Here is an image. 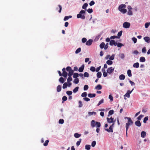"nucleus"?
<instances>
[{
  "mask_svg": "<svg viewBox=\"0 0 150 150\" xmlns=\"http://www.w3.org/2000/svg\"><path fill=\"white\" fill-rule=\"evenodd\" d=\"M115 41L113 40H111L110 42V45L111 46H113L115 43Z\"/></svg>",
  "mask_w": 150,
  "mask_h": 150,
  "instance_id": "obj_37",
  "label": "nucleus"
},
{
  "mask_svg": "<svg viewBox=\"0 0 150 150\" xmlns=\"http://www.w3.org/2000/svg\"><path fill=\"white\" fill-rule=\"evenodd\" d=\"M148 110V108H143L142 109V112L143 113H145Z\"/></svg>",
  "mask_w": 150,
  "mask_h": 150,
  "instance_id": "obj_41",
  "label": "nucleus"
},
{
  "mask_svg": "<svg viewBox=\"0 0 150 150\" xmlns=\"http://www.w3.org/2000/svg\"><path fill=\"white\" fill-rule=\"evenodd\" d=\"M59 124H63L64 123V120L63 119H60L59 121Z\"/></svg>",
  "mask_w": 150,
  "mask_h": 150,
  "instance_id": "obj_58",
  "label": "nucleus"
},
{
  "mask_svg": "<svg viewBox=\"0 0 150 150\" xmlns=\"http://www.w3.org/2000/svg\"><path fill=\"white\" fill-rule=\"evenodd\" d=\"M72 80V79L71 76H69V77L67 79V81L68 82H70Z\"/></svg>",
  "mask_w": 150,
  "mask_h": 150,
  "instance_id": "obj_60",
  "label": "nucleus"
},
{
  "mask_svg": "<svg viewBox=\"0 0 150 150\" xmlns=\"http://www.w3.org/2000/svg\"><path fill=\"white\" fill-rule=\"evenodd\" d=\"M127 74L128 76L129 77H130L132 76L131 71L129 69L127 70Z\"/></svg>",
  "mask_w": 150,
  "mask_h": 150,
  "instance_id": "obj_22",
  "label": "nucleus"
},
{
  "mask_svg": "<svg viewBox=\"0 0 150 150\" xmlns=\"http://www.w3.org/2000/svg\"><path fill=\"white\" fill-rule=\"evenodd\" d=\"M88 96L90 98L94 97V94L89 93L88 94Z\"/></svg>",
  "mask_w": 150,
  "mask_h": 150,
  "instance_id": "obj_62",
  "label": "nucleus"
},
{
  "mask_svg": "<svg viewBox=\"0 0 150 150\" xmlns=\"http://www.w3.org/2000/svg\"><path fill=\"white\" fill-rule=\"evenodd\" d=\"M108 73L107 72L105 71L103 72V75L104 77H106L107 76Z\"/></svg>",
  "mask_w": 150,
  "mask_h": 150,
  "instance_id": "obj_64",
  "label": "nucleus"
},
{
  "mask_svg": "<svg viewBox=\"0 0 150 150\" xmlns=\"http://www.w3.org/2000/svg\"><path fill=\"white\" fill-rule=\"evenodd\" d=\"M63 102V101H65L67 100V97L66 96H64L62 98Z\"/></svg>",
  "mask_w": 150,
  "mask_h": 150,
  "instance_id": "obj_59",
  "label": "nucleus"
},
{
  "mask_svg": "<svg viewBox=\"0 0 150 150\" xmlns=\"http://www.w3.org/2000/svg\"><path fill=\"white\" fill-rule=\"evenodd\" d=\"M150 25V22L146 23L144 25L145 28H147Z\"/></svg>",
  "mask_w": 150,
  "mask_h": 150,
  "instance_id": "obj_31",
  "label": "nucleus"
},
{
  "mask_svg": "<svg viewBox=\"0 0 150 150\" xmlns=\"http://www.w3.org/2000/svg\"><path fill=\"white\" fill-rule=\"evenodd\" d=\"M148 116L145 117L144 119V120H143L144 123H146V121L148 120Z\"/></svg>",
  "mask_w": 150,
  "mask_h": 150,
  "instance_id": "obj_40",
  "label": "nucleus"
},
{
  "mask_svg": "<svg viewBox=\"0 0 150 150\" xmlns=\"http://www.w3.org/2000/svg\"><path fill=\"white\" fill-rule=\"evenodd\" d=\"M79 80L78 78H76L75 79L74 81V82L75 84H77L79 83Z\"/></svg>",
  "mask_w": 150,
  "mask_h": 150,
  "instance_id": "obj_39",
  "label": "nucleus"
},
{
  "mask_svg": "<svg viewBox=\"0 0 150 150\" xmlns=\"http://www.w3.org/2000/svg\"><path fill=\"white\" fill-rule=\"evenodd\" d=\"M81 48L79 47L75 51V53L76 54H78L81 51Z\"/></svg>",
  "mask_w": 150,
  "mask_h": 150,
  "instance_id": "obj_44",
  "label": "nucleus"
},
{
  "mask_svg": "<svg viewBox=\"0 0 150 150\" xmlns=\"http://www.w3.org/2000/svg\"><path fill=\"white\" fill-rule=\"evenodd\" d=\"M87 95V93L86 92H84L81 95V96L83 97H86Z\"/></svg>",
  "mask_w": 150,
  "mask_h": 150,
  "instance_id": "obj_43",
  "label": "nucleus"
},
{
  "mask_svg": "<svg viewBox=\"0 0 150 150\" xmlns=\"http://www.w3.org/2000/svg\"><path fill=\"white\" fill-rule=\"evenodd\" d=\"M91 146L89 145H87L85 146V148L87 150H89L91 148Z\"/></svg>",
  "mask_w": 150,
  "mask_h": 150,
  "instance_id": "obj_30",
  "label": "nucleus"
},
{
  "mask_svg": "<svg viewBox=\"0 0 150 150\" xmlns=\"http://www.w3.org/2000/svg\"><path fill=\"white\" fill-rule=\"evenodd\" d=\"M114 71V68L112 67L108 68L107 70V72L108 74H110Z\"/></svg>",
  "mask_w": 150,
  "mask_h": 150,
  "instance_id": "obj_6",
  "label": "nucleus"
},
{
  "mask_svg": "<svg viewBox=\"0 0 150 150\" xmlns=\"http://www.w3.org/2000/svg\"><path fill=\"white\" fill-rule=\"evenodd\" d=\"M100 36H101L100 35V34L98 35L96 37L95 39H94V40H96V41H97L100 38Z\"/></svg>",
  "mask_w": 150,
  "mask_h": 150,
  "instance_id": "obj_49",
  "label": "nucleus"
},
{
  "mask_svg": "<svg viewBox=\"0 0 150 150\" xmlns=\"http://www.w3.org/2000/svg\"><path fill=\"white\" fill-rule=\"evenodd\" d=\"M88 86L87 85H84L83 88V90L84 91H86L88 89Z\"/></svg>",
  "mask_w": 150,
  "mask_h": 150,
  "instance_id": "obj_46",
  "label": "nucleus"
},
{
  "mask_svg": "<svg viewBox=\"0 0 150 150\" xmlns=\"http://www.w3.org/2000/svg\"><path fill=\"white\" fill-rule=\"evenodd\" d=\"M81 141V139H80L76 143V144L77 146H78L80 144Z\"/></svg>",
  "mask_w": 150,
  "mask_h": 150,
  "instance_id": "obj_45",
  "label": "nucleus"
},
{
  "mask_svg": "<svg viewBox=\"0 0 150 150\" xmlns=\"http://www.w3.org/2000/svg\"><path fill=\"white\" fill-rule=\"evenodd\" d=\"M88 4L87 3H85L83 4L82 6V8L86 10V8L87 7Z\"/></svg>",
  "mask_w": 150,
  "mask_h": 150,
  "instance_id": "obj_25",
  "label": "nucleus"
},
{
  "mask_svg": "<svg viewBox=\"0 0 150 150\" xmlns=\"http://www.w3.org/2000/svg\"><path fill=\"white\" fill-rule=\"evenodd\" d=\"M64 79L63 77H60L59 79V81L62 83H63L64 82Z\"/></svg>",
  "mask_w": 150,
  "mask_h": 150,
  "instance_id": "obj_23",
  "label": "nucleus"
},
{
  "mask_svg": "<svg viewBox=\"0 0 150 150\" xmlns=\"http://www.w3.org/2000/svg\"><path fill=\"white\" fill-rule=\"evenodd\" d=\"M87 11L89 13H91L93 12V10L92 8H88L87 10Z\"/></svg>",
  "mask_w": 150,
  "mask_h": 150,
  "instance_id": "obj_57",
  "label": "nucleus"
},
{
  "mask_svg": "<svg viewBox=\"0 0 150 150\" xmlns=\"http://www.w3.org/2000/svg\"><path fill=\"white\" fill-rule=\"evenodd\" d=\"M139 67V64L138 62H136L133 64V67L134 68H138Z\"/></svg>",
  "mask_w": 150,
  "mask_h": 150,
  "instance_id": "obj_17",
  "label": "nucleus"
},
{
  "mask_svg": "<svg viewBox=\"0 0 150 150\" xmlns=\"http://www.w3.org/2000/svg\"><path fill=\"white\" fill-rule=\"evenodd\" d=\"M119 57L122 59H124L125 57V54L123 53H120L119 54Z\"/></svg>",
  "mask_w": 150,
  "mask_h": 150,
  "instance_id": "obj_19",
  "label": "nucleus"
},
{
  "mask_svg": "<svg viewBox=\"0 0 150 150\" xmlns=\"http://www.w3.org/2000/svg\"><path fill=\"white\" fill-rule=\"evenodd\" d=\"M114 124L115 123H113L111 126H110L109 128V129H105V130L107 131L108 132H113L112 128L113 127H114Z\"/></svg>",
  "mask_w": 150,
  "mask_h": 150,
  "instance_id": "obj_5",
  "label": "nucleus"
},
{
  "mask_svg": "<svg viewBox=\"0 0 150 150\" xmlns=\"http://www.w3.org/2000/svg\"><path fill=\"white\" fill-rule=\"evenodd\" d=\"M49 142V140H47L45 141V142L43 144L44 146H46L47 145L48 142Z\"/></svg>",
  "mask_w": 150,
  "mask_h": 150,
  "instance_id": "obj_52",
  "label": "nucleus"
},
{
  "mask_svg": "<svg viewBox=\"0 0 150 150\" xmlns=\"http://www.w3.org/2000/svg\"><path fill=\"white\" fill-rule=\"evenodd\" d=\"M135 124L137 126L140 127L141 126V124L139 121H137L135 122Z\"/></svg>",
  "mask_w": 150,
  "mask_h": 150,
  "instance_id": "obj_11",
  "label": "nucleus"
},
{
  "mask_svg": "<svg viewBox=\"0 0 150 150\" xmlns=\"http://www.w3.org/2000/svg\"><path fill=\"white\" fill-rule=\"evenodd\" d=\"M72 17L71 16H65L64 19V21H66L68 20L69 18H71Z\"/></svg>",
  "mask_w": 150,
  "mask_h": 150,
  "instance_id": "obj_18",
  "label": "nucleus"
},
{
  "mask_svg": "<svg viewBox=\"0 0 150 150\" xmlns=\"http://www.w3.org/2000/svg\"><path fill=\"white\" fill-rule=\"evenodd\" d=\"M101 67V66H99L98 67H97L96 69V70H95V68L94 67V71L96 70V72L98 71H99V70L100 69Z\"/></svg>",
  "mask_w": 150,
  "mask_h": 150,
  "instance_id": "obj_56",
  "label": "nucleus"
},
{
  "mask_svg": "<svg viewBox=\"0 0 150 150\" xmlns=\"http://www.w3.org/2000/svg\"><path fill=\"white\" fill-rule=\"evenodd\" d=\"M132 40L133 41L134 43H135L137 42V39L135 37H133L132 38Z\"/></svg>",
  "mask_w": 150,
  "mask_h": 150,
  "instance_id": "obj_53",
  "label": "nucleus"
},
{
  "mask_svg": "<svg viewBox=\"0 0 150 150\" xmlns=\"http://www.w3.org/2000/svg\"><path fill=\"white\" fill-rule=\"evenodd\" d=\"M79 87L78 86L76 87L73 89V91L74 93H76L78 91Z\"/></svg>",
  "mask_w": 150,
  "mask_h": 150,
  "instance_id": "obj_32",
  "label": "nucleus"
},
{
  "mask_svg": "<svg viewBox=\"0 0 150 150\" xmlns=\"http://www.w3.org/2000/svg\"><path fill=\"white\" fill-rule=\"evenodd\" d=\"M146 135V133L144 131H142L141 134V135L142 137L144 138L145 137Z\"/></svg>",
  "mask_w": 150,
  "mask_h": 150,
  "instance_id": "obj_20",
  "label": "nucleus"
},
{
  "mask_svg": "<svg viewBox=\"0 0 150 150\" xmlns=\"http://www.w3.org/2000/svg\"><path fill=\"white\" fill-rule=\"evenodd\" d=\"M66 69L67 71L68 72L72 70L71 67L69 66L67 67L66 68Z\"/></svg>",
  "mask_w": 150,
  "mask_h": 150,
  "instance_id": "obj_54",
  "label": "nucleus"
},
{
  "mask_svg": "<svg viewBox=\"0 0 150 150\" xmlns=\"http://www.w3.org/2000/svg\"><path fill=\"white\" fill-rule=\"evenodd\" d=\"M107 120L108 122L110 123H114V121L113 118H112V117H111L110 118H109L108 117L107 118Z\"/></svg>",
  "mask_w": 150,
  "mask_h": 150,
  "instance_id": "obj_8",
  "label": "nucleus"
},
{
  "mask_svg": "<svg viewBox=\"0 0 150 150\" xmlns=\"http://www.w3.org/2000/svg\"><path fill=\"white\" fill-rule=\"evenodd\" d=\"M113 113L114 110H110L108 112V116H109V115H111L113 114Z\"/></svg>",
  "mask_w": 150,
  "mask_h": 150,
  "instance_id": "obj_36",
  "label": "nucleus"
},
{
  "mask_svg": "<svg viewBox=\"0 0 150 150\" xmlns=\"http://www.w3.org/2000/svg\"><path fill=\"white\" fill-rule=\"evenodd\" d=\"M81 136V134L78 133H75L74 134V136L75 138H78Z\"/></svg>",
  "mask_w": 150,
  "mask_h": 150,
  "instance_id": "obj_27",
  "label": "nucleus"
},
{
  "mask_svg": "<svg viewBox=\"0 0 150 150\" xmlns=\"http://www.w3.org/2000/svg\"><path fill=\"white\" fill-rule=\"evenodd\" d=\"M93 42V40L91 39H89L86 42V45L89 46L92 44Z\"/></svg>",
  "mask_w": 150,
  "mask_h": 150,
  "instance_id": "obj_10",
  "label": "nucleus"
},
{
  "mask_svg": "<svg viewBox=\"0 0 150 150\" xmlns=\"http://www.w3.org/2000/svg\"><path fill=\"white\" fill-rule=\"evenodd\" d=\"M62 89L61 86V85H58L57 88V92H60Z\"/></svg>",
  "mask_w": 150,
  "mask_h": 150,
  "instance_id": "obj_15",
  "label": "nucleus"
},
{
  "mask_svg": "<svg viewBox=\"0 0 150 150\" xmlns=\"http://www.w3.org/2000/svg\"><path fill=\"white\" fill-rule=\"evenodd\" d=\"M142 52L143 53H145L146 52V49L145 47H144L142 50Z\"/></svg>",
  "mask_w": 150,
  "mask_h": 150,
  "instance_id": "obj_51",
  "label": "nucleus"
},
{
  "mask_svg": "<svg viewBox=\"0 0 150 150\" xmlns=\"http://www.w3.org/2000/svg\"><path fill=\"white\" fill-rule=\"evenodd\" d=\"M122 31L121 30L117 34V37L120 38V37L122 35Z\"/></svg>",
  "mask_w": 150,
  "mask_h": 150,
  "instance_id": "obj_42",
  "label": "nucleus"
},
{
  "mask_svg": "<svg viewBox=\"0 0 150 150\" xmlns=\"http://www.w3.org/2000/svg\"><path fill=\"white\" fill-rule=\"evenodd\" d=\"M106 63L108 65H111L113 64V62L111 60H109L107 61Z\"/></svg>",
  "mask_w": 150,
  "mask_h": 150,
  "instance_id": "obj_26",
  "label": "nucleus"
},
{
  "mask_svg": "<svg viewBox=\"0 0 150 150\" xmlns=\"http://www.w3.org/2000/svg\"><path fill=\"white\" fill-rule=\"evenodd\" d=\"M84 64L82 65L81 67H80L79 69V72H82L83 71V70L84 69Z\"/></svg>",
  "mask_w": 150,
  "mask_h": 150,
  "instance_id": "obj_12",
  "label": "nucleus"
},
{
  "mask_svg": "<svg viewBox=\"0 0 150 150\" xmlns=\"http://www.w3.org/2000/svg\"><path fill=\"white\" fill-rule=\"evenodd\" d=\"M144 40L147 43H150V38L148 36H146L144 38Z\"/></svg>",
  "mask_w": 150,
  "mask_h": 150,
  "instance_id": "obj_7",
  "label": "nucleus"
},
{
  "mask_svg": "<svg viewBox=\"0 0 150 150\" xmlns=\"http://www.w3.org/2000/svg\"><path fill=\"white\" fill-rule=\"evenodd\" d=\"M103 99H102L100 101L98 104L97 105V106H99L103 102Z\"/></svg>",
  "mask_w": 150,
  "mask_h": 150,
  "instance_id": "obj_61",
  "label": "nucleus"
},
{
  "mask_svg": "<svg viewBox=\"0 0 150 150\" xmlns=\"http://www.w3.org/2000/svg\"><path fill=\"white\" fill-rule=\"evenodd\" d=\"M68 86V84L67 83L65 82L64 83L63 85L62 88L63 89H65Z\"/></svg>",
  "mask_w": 150,
  "mask_h": 150,
  "instance_id": "obj_28",
  "label": "nucleus"
},
{
  "mask_svg": "<svg viewBox=\"0 0 150 150\" xmlns=\"http://www.w3.org/2000/svg\"><path fill=\"white\" fill-rule=\"evenodd\" d=\"M66 93L68 96H70V95H71L72 93V92L71 91H67L66 92Z\"/></svg>",
  "mask_w": 150,
  "mask_h": 150,
  "instance_id": "obj_50",
  "label": "nucleus"
},
{
  "mask_svg": "<svg viewBox=\"0 0 150 150\" xmlns=\"http://www.w3.org/2000/svg\"><path fill=\"white\" fill-rule=\"evenodd\" d=\"M146 59L144 57H141L140 58L139 61L141 62H144L145 61Z\"/></svg>",
  "mask_w": 150,
  "mask_h": 150,
  "instance_id": "obj_16",
  "label": "nucleus"
},
{
  "mask_svg": "<svg viewBox=\"0 0 150 150\" xmlns=\"http://www.w3.org/2000/svg\"><path fill=\"white\" fill-rule=\"evenodd\" d=\"M79 74L77 73H74L73 74V78H77V77H78L79 76Z\"/></svg>",
  "mask_w": 150,
  "mask_h": 150,
  "instance_id": "obj_33",
  "label": "nucleus"
},
{
  "mask_svg": "<svg viewBox=\"0 0 150 150\" xmlns=\"http://www.w3.org/2000/svg\"><path fill=\"white\" fill-rule=\"evenodd\" d=\"M130 26V24L129 23L127 22H124L123 25V27L125 28H128Z\"/></svg>",
  "mask_w": 150,
  "mask_h": 150,
  "instance_id": "obj_4",
  "label": "nucleus"
},
{
  "mask_svg": "<svg viewBox=\"0 0 150 150\" xmlns=\"http://www.w3.org/2000/svg\"><path fill=\"white\" fill-rule=\"evenodd\" d=\"M85 13V11L83 10H81L79 12V13L77 15V17L78 18H81L82 19H84L85 18V16L83 14H84Z\"/></svg>",
  "mask_w": 150,
  "mask_h": 150,
  "instance_id": "obj_3",
  "label": "nucleus"
},
{
  "mask_svg": "<svg viewBox=\"0 0 150 150\" xmlns=\"http://www.w3.org/2000/svg\"><path fill=\"white\" fill-rule=\"evenodd\" d=\"M115 55L114 54H112V56L110 57L109 58V60H113L115 58Z\"/></svg>",
  "mask_w": 150,
  "mask_h": 150,
  "instance_id": "obj_29",
  "label": "nucleus"
},
{
  "mask_svg": "<svg viewBox=\"0 0 150 150\" xmlns=\"http://www.w3.org/2000/svg\"><path fill=\"white\" fill-rule=\"evenodd\" d=\"M119 78L120 80H123L125 78V76L123 74H121L119 76Z\"/></svg>",
  "mask_w": 150,
  "mask_h": 150,
  "instance_id": "obj_14",
  "label": "nucleus"
},
{
  "mask_svg": "<svg viewBox=\"0 0 150 150\" xmlns=\"http://www.w3.org/2000/svg\"><path fill=\"white\" fill-rule=\"evenodd\" d=\"M125 119H127L128 120V122L126 124L125 127L126 129H128L129 126L132 125L133 123V122L130 117H125Z\"/></svg>",
  "mask_w": 150,
  "mask_h": 150,
  "instance_id": "obj_1",
  "label": "nucleus"
},
{
  "mask_svg": "<svg viewBox=\"0 0 150 150\" xmlns=\"http://www.w3.org/2000/svg\"><path fill=\"white\" fill-rule=\"evenodd\" d=\"M105 45V43L104 42H102L101 43V44H100L99 46L101 49H102L104 48Z\"/></svg>",
  "mask_w": 150,
  "mask_h": 150,
  "instance_id": "obj_21",
  "label": "nucleus"
},
{
  "mask_svg": "<svg viewBox=\"0 0 150 150\" xmlns=\"http://www.w3.org/2000/svg\"><path fill=\"white\" fill-rule=\"evenodd\" d=\"M73 73H74V71L72 70L69 71L68 76H72L73 75Z\"/></svg>",
  "mask_w": 150,
  "mask_h": 150,
  "instance_id": "obj_34",
  "label": "nucleus"
},
{
  "mask_svg": "<svg viewBox=\"0 0 150 150\" xmlns=\"http://www.w3.org/2000/svg\"><path fill=\"white\" fill-rule=\"evenodd\" d=\"M102 88V86L100 84L97 85L95 87V89L97 90H101Z\"/></svg>",
  "mask_w": 150,
  "mask_h": 150,
  "instance_id": "obj_13",
  "label": "nucleus"
},
{
  "mask_svg": "<svg viewBox=\"0 0 150 150\" xmlns=\"http://www.w3.org/2000/svg\"><path fill=\"white\" fill-rule=\"evenodd\" d=\"M144 117V115H139L137 117V119L138 120V121L140 120L142 118Z\"/></svg>",
  "mask_w": 150,
  "mask_h": 150,
  "instance_id": "obj_35",
  "label": "nucleus"
},
{
  "mask_svg": "<svg viewBox=\"0 0 150 150\" xmlns=\"http://www.w3.org/2000/svg\"><path fill=\"white\" fill-rule=\"evenodd\" d=\"M126 7V5L125 4L120 5L118 7V10L122 13H125L127 12L126 9L124 8Z\"/></svg>",
  "mask_w": 150,
  "mask_h": 150,
  "instance_id": "obj_2",
  "label": "nucleus"
},
{
  "mask_svg": "<svg viewBox=\"0 0 150 150\" xmlns=\"http://www.w3.org/2000/svg\"><path fill=\"white\" fill-rule=\"evenodd\" d=\"M100 123L99 122L94 121V127H96L97 128H99L100 127Z\"/></svg>",
  "mask_w": 150,
  "mask_h": 150,
  "instance_id": "obj_9",
  "label": "nucleus"
},
{
  "mask_svg": "<svg viewBox=\"0 0 150 150\" xmlns=\"http://www.w3.org/2000/svg\"><path fill=\"white\" fill-rule=\"evenodd\" d=\"M96 76L98 78H100L102 76L101 73L100 72H98L96 74Z\"/></svg>",
  "mask_w": 150,
  "mask_h": 150,
  "instance_id": "obj_24",
  "label": "nucleus"
},
{
  "mask_svg": "<svg viewBox=\"0 0 150 150\" xmlns=\"http://www.w3.org/2000/svg\"><path fill=\"white\" fill-rule=\"evenodd\" d=\"M83 75L84 77H88L89 76V74L87 72H85L84 74Z\"/></svg>",
  "mask_w": 150,
  "mask_h": 150,
  "instance_id": "obj_47",
  "label": "nucleus"
},
{
  "mask_svg": "<svg viewBox=\"0 0 150 150\" xmlns=\"http://www.w3.org/2000/svg\"><path fill=\"white\" fill-rule=\"evenodd\" d=\"M115 38H118L117 36L115 35L111 36L110 37V39H114Z\"/></svg>",
  "mask_w": 150,
  "mask_h": 150,
  "instance_id": "obj_55",
  "label": "nucleus"
},
{
  "mask_svg": "<svg viewBox=\"0 0 150 150\" xmlns=\"http://www.w3.org/2000/svg\"><path fill=\"white\" fill-rule=\"evenodd\" d=\"M87 40V39L85 38H83L82 39V42L83 43L85 42Z\"/></svg>",
  "mask_w": 150,
  "mask_h": 150,
  "instance_id": "obj_63",
  "label": "nucleus"
},
{
  "mask_svg": "<svg viewBox=\"0 0 150 150\" xmlns=\"http://www.w3.org/2000/svg\"><path fill=\"white\" fill-rule=\"evenodd\" d=\"M117 46L118 47H121L122 46H123L124 45L121 43H118Z\"/></svg>",
  "mask_w": 150,
  "mask_h": 150,
  "instance_id": "obj_48",
  "label": "nucleus"
},
{
  "mask_svg": "<svg viewBox=\"0 0 150 150\" xmlns=\"http://www.w3.org/2000/svg\"><path fill=\"white\" fill-rule=\"evenodd\" d=\"M68 74L66 72H63L62 75L64 77L66 78Z\"/></svg>",
  "mask_w": 150,
  "mask_h": 150,
  "instance_id": "obj_38",
  "label": "nucleus"
}]
</instances>
